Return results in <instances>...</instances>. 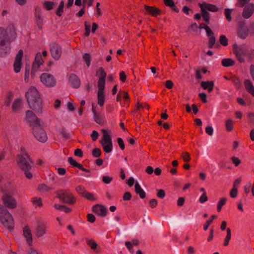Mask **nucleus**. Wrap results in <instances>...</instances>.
I'll return each instance as SVG.
<instances>
[{
  "mask_svg": "<svg viewBox=\"0 0 254 254\" xmlns=\"http://www.w3.org/2000/svg\"><path fill=\"white\" fill-rule=\"evenodd\" d=\"M10 36L2 27H0V57L6 56L10 48L4 47L7 43H10Z\"/></svg>",
  "mask_w": 254,
  "mask_h": 254,
  "instance_id": "nucleus-5",
  "label": "nucleus"
},
{
  "mask_svg": "<svg viewBox=\"0 0 254 254\" xmlns=\"http://www.w3.org/2000/svg\"><path fill=\"white\" fill-rule=\"evenodd\" d=\"M235 62L232 59L226 58L222 60L221 64L224 67L232 66L235 64Z\"/></svg>",
  "mask_w": 254,
  "mask_h": 254,
  "instance_id": "nucleus-30",
  "label": "nucleus"
},
{
  "mask_svg": "<svg viewBox=\"0 0 254 254\" xmlns=\"http://www.w3.org/2000/svg\"><path fill=\"white\" fill-rule=\"evenodd\" d=\"M36 19L38 27L39 29L41 30L42 29L43 19L40 13L36 14Z\"/></svg>",
  "mask_w": 254,
  "mask_h": 254,
  "instance_id": "nucleus-38",
  "label": "nucleus"
},
{
  "mask_svg": "<svg viewBox=\"0 0 254 254\" xmlns=\"http://www.w3.org/2000/svg\"><path fill=\"white\" fill-rule=\"evenodd\" d=\"M220 43L223 46H226L228 44V39L225 35H222L219 37Z\"/></svg>",
  "mask_w": 254,
  "mask_h": 254,
  "instance_id": "nucleus-47",
  "label": "nucleus"
},
{
  "mask_svg": "<svg viewBox=\"0 0 254 254\" xmlns=\"http://www.w3.org/2000/svg\"><path fill=\"white\" fill-rule=\"evenodd\" d=\"M117 142L120 148L122 150H124L125 148V146L123 140L121 138L119 137L117 138Z\"/></svg>",
  "mask_w": 254,
  "mask_h": 254,
  "instance_id": "nucleus-63",
  "label": "nucleus"
},
{
  "mask_svg": "<svg viewBox=\"0 0 254 254\" xmlns=\"http://www.w3.org/2000/svg\"><path fill=\"white\" fill-rule=\"evenodd\" d=\"M205 131L208 135L211 136L213 134V128L211 126H207L205 128Z\"/></svg>",
  "mask_w": 254,
  "mask_h": 254,
  "instance_id": "nucleus-61",
  "label": "nucleus"
},
{
  "mask_svg": "<svg viewBox=\"0 0 254 254\" xmlns=\"http://www.w3.org/2000/svg\"><path fill=\"white\" fill-rule=\"evenodd\" d=\"M233 50L237 59L240 63L245 62L244 57L248 54L247 47L245 45L238 46L236 43L233 45Z\"/></svg>",
  "mask_w": 254,
  "mask_h": 254,
  "instance_id": "nucleus-7",
  "label": "nucleus"
},
{
  "mask_svg": "<svg viewBox=\"0 0 254 254\" xmlns=\"http://www.w3.org/2000/svg\"><path fill=\"white\" fill-rule=\"evenodd\" d=\"M92 111L94 114V118L95 121L98 124L100 125H103L104 124V121L103 120V119L102 117V116L97 113H96L95 111V109L93 106V104H92Z\"/></svg>",
  "mask_w": 254,
  "mask_h": 254,
  "instance_id": "nucleus-23",
  "label": "nucleus"
},
{
  "mask_svg": "<svg viewBox=\"0 0 254 254\" xmlns=\"http://www.w3.org/2000/svg\"><path fill=\"white\" fill-rule=\"evenodd\" d=\"M83 59L85 62L86 63V64L87 66V67H89L91 63V56L88 53H85L83 55Z\"/></svg>",
  "mask_w": 254,
  "mask_h": 254,
  "instance_id": "nucleus-42",
  "label": "nucleus"
},
{
  "mask_svg": "<svg viewBox=\"0 0 254 254\" xmlns=\"http://www.w3.org/2000/svg\"><path fill=\"white\" fill-rule=\"evenodd\" d=\"M68 162L70 163V165H71L73 167H77L84 172L87 173L90 172V170L85 169L81 164L78 163L75 160H74L72 157H70L68 158Z\"/></svg>",
  "mask_w": 254,
  "mask_h": 254,
  "instance_id": "nucleus-22",
  "label": "nucleus"
},
{
  "mask_svg": "<svg viewBox=\"0 0 254 254\" xmlns=\"http://www.w3.org/2000/svg\"><path fill=\"white\" fill-rule=\"evenodd\" d=\"M52 190V188L47 186L45 184H41L38 187V190L41 192L49 191Z\"/></svg>",
  "mask_w": 254,
  "mask_h": 254,
  "instance_id": "nucleus-33",
  "label": "nucleus"
},
{
  "mask_svg": "<svg viewBox=\"0 0 254 254\" xmlns=\"http://www.w3.org/2000/svg\"><path fill=\"white\" fill-rule=\"evenodd\" d=\"M29 107L37 113H42V101L35 87H31L25 95Z\"/></svg>",
  "mask_w": 254,
  "mask_h": 254,
  "instance_id": "nucleus-2",
  "label": "nucleus"
},
{
  "mask_svg": "<svg viewBox=\"0 0 254 254\" xmlns=\"http://www.w3.org/2000/svg\"><path fill=\"white\" fill-rule=\"evenodd\" d=\"M56 194L57 197L63 203L72 205L75 202L74 196L71 193L67 192L66 190H60L56 191Z\"/></svg>",
  "mask_w": 254,
  "mask_h": 254,
  "instance_id": "nucleus-8",
  "label": "nucleus"
},
{
  "mask_svg": "<svg viewBox=\"0 0 254 254\" xmlns=\"http://www.w3.org/2000/svg\"><path fill=\"white\" fill-rule=\"evenodd\" d=\"M60 133L65 139H68L70 138V133L64 128L59 129Z\"/></svg>",
  "mask_w": 254,
  "mask_h": 254,
  "instance_id": "nucleus-35",
  "label": "nucleus"
},
{
  "mask_svg": "<svg viewBox=\"0 0 254 254\" xmlns=\"http://www.w3.org/2000/svg\"><path fill=\"white\" fill-rule=\"evenodd\" d=\"M248 118L249 123L251 126H254V113H248Z\"/></svg>",
  "mask_w": 254,
  "mask_h": 254,
  "instance_id": "nucleus-50",
  "label": "nucleus"
},
{
  "mask_svg": "<svg viewBox=\"0 0 254 254\" xmlns=\"http://www.w3.org/2000/svg\"><path fill=\"white\" fill-rule=\"evenodd\" d=\"M103 132L102 139L100 141L104 151L107 153H110L112 151L113 142L111 135L108 133V131L105 129H102Z\"/></svg>",
  "mask_w": 254,
  "mask_h": 254,
  "instance_id": "nucleus-6",
  "label": "nucleus"
},
{
  "mask_svg": "<svg viewBox=\"0 0 254 254\" xmlns=\"http://www.w3.org/2000/svg\"><path fill=\"white\" fill-rule=\"evenodd\" d=\"M244 84L246 90L254 97V86L252 82L247 79L245 80Z\"/></svg>",
  "mask_w": 254,
  "mask_h": 254,
  "instance_id": "nucleus-26",
  "label": "nucleus"
},
{
  "mask_svg": "<svg viewBox=\"0 0 254 254\" xmlns=\"http://www.w3.org/2000/svg\"><path fill=\"white\" fill-rule=\"evenodd\" d=\"M134 190L135 192L139 195L142 199L144 198L146 196L145 191L142 189L139 184L137 182L134 186Z\"/></svg>",
  "mask_w": 254,
  "mask_h": 254,
  "instance_id": "nucleus-25",
  "label": "nucleus"
},
{
  "mask_svg": "<svg viewBox=\"0 0 254 254\" xmlns=\"http://www.w3.org/2000/svg\"><path fill=\"white\" fill-rule=\"evenodd\" d=\"M157 196L161 198H163L165 196V192L163 190H157Z\"/></svg>",
  "mask_w": 254,
  "mask_h": 254,
  "instance_id": "nucleus-64",
  "label": "nucleus"
},
{
  "mask_svg": "<svg viewBox=\"0 0 254 254\" xmlns=\"http://www.w3.org/2000/svg\"><path fill=\"white\" fill-rule=\"evenodd\" d=\"M69 81L73 88H78L80 86V80L75 74H70Z\"/></svg>",
  "mask_w": 254,
  "mask_h": 254,
  "instance_id": "nucleus-18",
  "label": "nucleus"
},
{
  "mask_svg": "<svg viewBox=\"0 0 254 254\" xmlns=\"http://www.w3.org/2000/svg\"><path fill=\"white\" fill-rule=\"evenodd\" d=\"M23 236L26 239V241L29 246H31L32 244V237L31 231L28 226H25L23 228Z\"/></svg>",
  "mask_w": 254,
  "mask_h": 254,
  "instance_id": "nucleus-19",
  "label": "nucleus"
},
{
  "mask_svg": "<svg viewBox=\"0 0 254 254\" xmlns=\"http://www.w3.org/2000/svg\"><path fill=\"white\" fill-rule=\"evenodd\" d=\"M16 162L19 168L24 171L26 177L28 179H31L32 174L29 171L31 169L30 163H32V161L28 153L25 152L24 156L17 155Z\"/></svg>",
  "mask_w": 254,
  "mask_h": 254,
  "instance_id": "nucleus-3",
  "label": "nucleus"
},
{
  "mask_svg": "<svg viewBox=\"0 0 254 254\" xmlns=\"http://www.w3.org/2000/svg\"><path fill=\"white\" fill-rule=\"evenodd\" d=\"M204 29L205 30L207 35L208 37L212 36V35H214V33L212 32V31L208 26L205 25Z\"/></svg>",
  "mask_w": 254,
  "mask_h": 254,
  "instance_id": "nucleus-62",
  "label": "nucleus"
},
{
  "mask_svg": "<svg viewBox=\"0 0 254 254\" xmlns=\"http://www.w3.org/2000/svg\"><path fill=\"white\" fill-rule=\"evenodd\" d=\"M25 68V72L24 79L26 82H27L28 77H29V72H30L29 64H26Z\"/></svg>",
  "mask_w": 254,
  "mask_h": 254,
  "instance_id": "nucleus-53",
  "label": "nucleus"
},
{
  "mask_svg": "<svg viewBox=\"0 0 254 254\" xmlns=\"http://www.w3.org/2000/svg\"><path fill=\"white\" fill-rule=\"evenodd\" d=\"M208 200V197L207 196L206 193L205 192H204L203 194L201 195L200 197L199 198V202L201 203H203L206 201H207Z\"/></svg>",
  "mask_w": 254,
  "mask_h": 254,
  "instance_id": "nucleus-60",
  "label": "nucleus"
},
{
  "mask_svg": "<svg viewBox=\"0 0 254 254\" xmlns=\"http://www.w3.org/2000/svg\"><path fill=\"white\" fill-rule=\"evenodd\" d=\"M26 118L32 127L35 137L40 142H45L48 137L46 132L43 128V123L30 110L26 112Z\"/></svg>",
  "mask_w": 254,
  "mask_h": 254,
  "instance_id": "nucleus-1",
  "label": "nucleus"
},
{
  "mask_svg": "<svg viewBox=\"0 0 254 254\" xmlns=\"http://www.w3.org/2000/svg\"><path fill=\"white\" fill-rule=\"evenodd\" d=\"M76 191L78 192V194L83 196L84 193L86 192V190L84 188L81 186H78L75 188Z\"/></svg>",
  "mask_w": 254,
  "mask_h": 254,
  "instance_id": "nucleus-51",
  "label": "nucleus"
},
{
  "mask_svg": "<svg viewBox=\"0 0 254 254\" xmlns=\"http://www.w3.org/2000/svg\"><path fill=\"white\" fill-rule=\"evenodd\" d=\"M64 2L63 1H61L60 3V5L59 7L56 11V14L61 16L62 14V13L64 11Z\"/></svg>",
  "mask_w": 254,
  "mask_h": 254,
  "instance_id": "nucleus-44",
  "label": "nucleus"
},
{
  "mask_svg": "<svg viewBox=\"0 0 254 254\" xmlns=\"http://www.w3.org/2000/svg\"><path fill=\"white\" fill-rule=\"evenodd\" d=\"M213 81H202L200 83L201 87L204 89H207Z\"/></svg>",
  "mask_w": 254,
  "mask_h": 254,
  "instance_id": "nucleus-57",
  "label": "nucleus"
},
{
  "mask_svg": "<svg viewBox=\"0 0 254 254\" xmlns=\"http://www.w3.org/2000/svg\"><path fill=\"white\" fill-rule=\"evenodd\" d=\"M54 207L60 211H64L66 213L70 212L71 211V209L64 205L55 204Z\"/></svg>",
  "mask_w": 254,
  "mask_h": 254,
  "instance_id": "nucleus-32",
  "label": "nucleus"
},
{
  "mask_svg": "<svg viewBox=\"0 0 254 254\" xmlns=\"http://www.w3.org/2000/svg\"><path fill=\"white\" fill-rule=\"evenodd\" d=\"M98 91L97 93L98 104L102 107L104 105L105 101L104 88L105 86H98Z\"/></svg>",
  "mask_w": 254,
  "mask_h": 254,
  "instance_id": "nucleus-17",
  "label": "nucleus"
},
{
  "mask_svg": "<svg viewBox=\"0 0 254 254\" xmlns=\"http://www.w3.org/2000/svg\"><path fill=\"white\" fill-rule=\"evenodd\" d=\"M23 55V52L22 49L19 50L18 53L16 55L13 64L14 70L15 72H20L22 67V59Z\"/></svg>",
  "mask_w": 254,
  "mask_h": 254,
  "instance_id": "nucleus-12",
  "label": "nucleus"
},
{
  "mask_svg": "<svg viewBox=\"0 0 254 254\" xmlns=\"http://www.w3.org/2000/svg\"><path fill=\"white\" fill-rule=\"evenodd\" d=\"M47 231V227L45 224H38L35 228V236L39 238L43 237Z\"/></svg>",
  "mask_w": 254,
  "mask_h": 254,
  "instance_id": "nucleus-16",
  "label": "nucleus"
},
{
  "mask_svg": "<svg viewBox=\"0 0 254 254\" xmlns=\"http://www.w3.org/2000/svg\"><path fill=\"white\" fill-rule=\"evenodd\" d=\"M163 1L166 6L171 7L174 11L176 12H179V9L175 5V3L173 0H163Z\"/></svg>",
  "mask_w": 254,
  "mask_h": 254,
  "instance_id": "nucleus-29",
  "label": "nucleus"
},
{
  "mask_svg": "<svg viewBox=\"0 0 254 254\" xmlns=\"http://www.w3.org/2000/svg\"><path fill=\"white\" fill-rule=\"evenodd\" d=\"M201 9V13L202 17H203V20L207 23H209V19H210V14L209 13L205 10L203 7H200Z\"/></svg>",
  "mask_w": 254,
  "mask_h": 254,
  "instance_id": "nucleus-31",
  "label": "nucleus"
},
{
  "mask_svg": "<svg viewBox=\"0 0 254 254\" xmlns=\"http://www.w3.org/2000/svg\"><path fill=\"white\" fill-rule=\"evenodd\" d=\"M41 82L48 87H53L56 84L55 78L52 75L44 73L40 76Z\"/></svg>",
  "mask_w": 254,
  "mask_h": 254,
  "instance_id": "nucleus-9",
  "label": "nucleus"
},
{
  "mask_svg": "<svg viewBox=\"0 0 254 254\" xmlns=\"http://www.w3.org/2000/svg\"><path fill=\"white\" fill-rule=\"evenodd\" d=\"M199 6L200 7H203L206 11L208 10L211 12H217L219 9L216 5L204 2L202 3H199Z\"/></svg>",
  "mask_w": 254,
  "mask_h": 254,
  "instance_id": "nucleus-21",
  "label": "nucleus"
},
{
  "mask_svg": "<svg viewBox=\"0 0 254 254\" xmlns=\"http://www.w3.org/2000/svg\"><path fill=\"white\" fill-rule=\"evenodd\" d=\"M43 62L44 61L42 59V56L41 55V53L39 52L37 53L35 56V58L34 63L42 65L43 64Z\"/></svg>",
  "mask_w": 254,
  "mask_h": 254,
  "instance_id": "nucleus-43",
  "label": "nucleus"
},
{
  "mask_svg": "<svg viewBox=\"0 0 254 254\" xmlns=\"http://www.w3.org/2000/svg\"><path fill=\"white\" fill-rule=\"evenodd\" d=\"M182 157L183 160L185 162H189L190 160V155L187 152H183L182 153Z\"/></svg>",
  "mask_w": 254,
  "mask_h": 254,
  "instance_id": "nucleus-55",
  "label": "nucleus"
},
{
  "mask_svg": "<svg viewBox=\"0 0 254 254\" xmlns=\"http://www.w3.org/2000/svg\"><path fill=\"white\" fill-rule=\"evenodd\" d=\"M22 108V100L20 98L15 99L12 105V109L13 111H16Z\"/></svg>",
  "mask_w": 254,
  "mask_h": 254,
  "instance_id": "nucleus-28",
  "label": "nucleus"
},
{
  "mask_svg": "<svg viewBox=\"0 0 254 254\" xmlns=\"http://www.w3.org/2000/svg\"><path fill=\"white\" fill-rule=\"evenodd\" d=\"M144 7L146 11L149 14L153 16H157L158 15H160L161 13L160 10L155 6H151L144 5Z\"/></svg>",
  "mask_w": 254,
  "mask_h": 254,
  "instance_id": "nucleus-20",
  "label": "nucleus"
},
{
  "mask_svg": "<svg viewBox=\"0 0 254 254\" xmlns=\"http://www.w3.org/2000/svg\"><path fill=\"white\" fill-rule=\"evenodd\" d=\"M233 9L230 8H225L224 9V13L225 17L228 21L230 22L232 20L231 13Z\"/></svg>",
  "mask_w": 254,
  "mask_h": 254,
  "instance_id": "nucleus-39",
  "label": "nucleus"
},
{
  "mask_svg": "<svg viewBox=\"0 0 254 254\" xmlns=\"http://www.w3.org/2000/svg\"><path fill=\"white\" fill-rule=\"evenodd\" d=\"M234 122L231 119H228L225 121V127L228 131H232L233 129Z\"/></svg>",
  "mask_w": 254,
  "mask_h": 254,
  "instance_id": "nucleus-34",
  "label": "nucleus"
},
{
  "mask_svg": "<svg viewBox=\"0 0 254 254\" xmlns=\"http://www.w3.org/2000/svg\"><path fill=\"white\" fill-rule=\"evenodd\" d=\"M1 198L3 204L6 207L10 209H13L16 207V201L12 196L5 193L2 195Z\"/></svg>",
  "mask_w": 254,
  "mask_h": 254,
  "instance_id": "nucleus-10",
  "label": "nucleus"
},
{
  "mask_svg": "<svg viewBox=\"0 0 254 254\" xmlns=\"http://www.w3.org/2000/svg\"><path fill=\"white\" fill-rule=\"evenodd\" d=\"M92 211L99 216L104 217L107 215V209L101 204H96L93 206Z\"/></svg>",
  "mask_w": 254,
  "mask_h": 254,
  "instance_id": "nucleus-14",
  "label": "nucleus"
},
{
  "mask_svg": "<svg viewBox=\"0 0 254 254\" xmlns=\"http://www.w3.org/2000/svg\"><path fill=\"white\" fill-rule=\"evenodd\" d=\"M231 238V231L230 228L227 229V235L224 240V246H227Z\"/></svg>",
  "mask_w": 254,
  "mask_h": 254,
  "instance_id": "nucleus-36",
  "label": "nucleus"
},
{
  "mask_svg": "<svg viewBox=\"0 0 254 254\" xmlns=\"http://www.w3.org/2000/svg\"><path fill=\"white\" fill-rule=\"evenodd\" d=\"M32 202L34 205H36L39 207H42L43 205L42 199L40 197H35L33 198Z\"/></svg>",
  "mask_w": 254,
  "mask_h": 254,
  "instance_id": "nucleus-46",
  "label": "nucleus"
},
{
  "mask_svg": "<svg viewBox=\"0 0 254 254\" xmlns=\"http://www.w3.org/2000/svg\"><path fill=\"white\" fill-rule=\"evenodd\" d=\"M5 31L10 36V38L11 40H14L16 38V34L15 31V28L13 25L10 24L5 30Z\"/></svg>",
  "mask_w": 254,
  "mask_h": 254,
  "instance_id": "nucleus-24",
  "label": "nucleus"
},
{
  "mask_svg": "<svg viewBox=\"0 0 254 254\" xmlns=\"http://www.w3.org/2000/svg\"><path fill=\"white\" fill-rule=\"evenodd\" d=\"M92 155L95 158L99 157L101 155V151L98 148H95L92 151Z\"/></svg>",
  "mask_w": 254,
  "mask_h": 254,
  "instance_id": "nucleus-49",
  "label": "nucleus"
},
{
  "mask_svg": "<svg viewBox=\"0 0 254 254\" xmlns=\"http://www.w3.org/2000/svg\"><path fill=\"white\" fill-rule=\"evenodd\" d=\"M83 196L90 200H95L96 199V198L94 196L93 194L89 193L87 191H86L85 193H84Z\"/></svg>",
  "mask_w": 254,
  "mask_h": 254,
  "instance_id": "nucleus-56",
  "label": "nucleus"
},
{
  "mask_svg": "<svg viewBox=\"0 0 254 254\" xmlns=\"http://www.w3.org/2000/svg\"><path fill=\"white\" fill-rule=\"evenodd\" d=\"M40 65L41 64H37V63H33L31 72V76H34L35 75V72L38 70V69Z\"/></svg>",
  "mask_w": 254,
  "mask_h": 254,
  "instance_id": "nucleus-52",
  "label": "nucleus"
},
{
  "mask_svg": "<svg viewBox=\"0 0 254 254\" xmlns=\"http://www.w3.org/2000/svg\"><path fill=\"white\" fill-rule=\"evenodd\" d=\"M227 201V198L225 197H223L221 198L218 202L217 204V210L218 211H220L222 206L225 204Z\"/></svg>",
  "mask_w": 254,
  "mask_h": 254,
  "instance_id": "nucleus-48",
  "label": "nucleus"
},
{
  "mask_svg": "<svg viewBox=\"0 0 254 254\" xmlns=\"http://www.w3.org/2000/svg\"><path fill=\"white\" fill-rule=\"evenodd\" d=\"M237 193H238V189L236 187H235V188H233L232 189V190H231L230 192V195L231 197L235 198L237 195Z\"/></svg>",
  "mask_w": 254,
  "mask_h": 254,
  "instance_id": "nucleus-58",
  "label": "nucleus"
},
{
  "mask_svg": "<svg viewBox=\"0 0 254 254\" xmlns=\"http://www.w3.org/2000/svg\"><path fill=\"white\" fill-rule=\"evenodd\" d=\"M0 221L8 230L11 231L14 227V220L11 214L2 205H0Z\"/></svg>",
  "mask_w": 254,
  "mask_h": 254,
  "instance_id": "nucleus-4",
  "label": "nucleus"
},
{
  "mask_svg": "<svg viewBox=\"0 0 254 254\" xmlns=\"http://www.w3.org/2000/svg\"><path fill=\"white\" fill-rule=\"evenodd\" d=\"M54 2L53 1H46L43 2V6L48 10H50L53 8Z\"/></svg>",
  "mask_w": 254,
  "mask_h": 254,
  "instance_id": "nucleus-40",
  "label": "nucleus"
},
{
  "mask_svg": "<svg viewBox=\"0 0 254 254\" xmlns=\"http://www.w3.org/2000/svg\"><path fill=\"white\" fill-rule=\"evenodd\" d=\"M217 216L216 215H212L211 216V219L207 220L206 223L204 225L203 229L205 231L208 229L209 226L212 223L213 220L216 218Z\"/></svg>",
  "mask_w": 254,
  "mask_h": 254,
  "instance_id": "nucleus-45",
  "label": "nucleus"
},
{
  "mask_svg": "<svg viewBox=\"0 0 254 254\" xmlns=\"http://www.w3.org/2000/svg\"><path fill=\"white\" fill-rule=\"evenodd\" d=\"M232 82L235 85L236 88L239 89L241 87V82L240 79L236 76H233L231 78Z\"/></svg>",
  "mask_w": 254,
  "mask_h": 254,
  "instance_id": "nucleus-41",
  "label": "nucleus"
},
{
  "mask_svg": "<svg viewBox=\"0 0 254 254\" xmlns=\"http://www.w3.org/2000/svg\"><path fill=\"white\" fill-rule=\"evenodd\" d=\"M100 74V77L98 81V86H105V79L107 76L106 73L102 67H99L96 74Z\"/></svg>",
  "mask_w": 254,
  "mask_h": 254,
  "instance_id": "nucleus-15",
  "label": "nucleus"
},
{
  "mask_svg": "<svg viewBox=\"0 0 254 254\" xmlns=\"http://www.w3.org/2000/svg\"><path fill=\"white\" fill-rule=\"evenodd\" d=\"M209 37L208 47L210 48H212L216 42V39L214 35Z\"/></svg>",
  "mask_w": 254,
  "mask_h": 254,
  "instance_id": "nucleus-54",
  "label": "nucleus"
},
{
  "mask_svg": "<svg viewBox=\"0 0 254 254\" xmlns=\"http://www.w3.org/2000/svg\"><path fill=\"white\" fill-rule=\"evenodd\" d=\"M50 52L52 57L56 61L59 60L61 58L62 53V49L61 46L57 43H52L50 46Z\"/></svg>",
  "mask_w": 254,
  "mask_h": 254,
  "instance_id": "nucleus-11",
  "label": "nucleus"
},
{
  "mask_svg": "<svg viewBox=\"0 0 254 254\" xmlns=\"http://www.w3.org/2000/svg\"><path fill=\"white\" fill-rule=\"evenodd\" d=\"M249 30L247 28H244L243 26L238 30V34L240 38L241 39H245L249 34Z\"/></svg>",
  "mask_w": 254,
  "mask_h": 254,
  "instance_id": "nucleus-27",
  "label": "nucleus"
},
{
  "mask_svg": "<svg viewBox=\"0 0 254 254\" xmlns=\"http://www.w3.org/2000/svg\"><path fill=\"white\" fill-rule=\"evenodd\" d=\"M254 12V4L250 3L246 5L243 9L242 16L244 18H249Z\"/></svg>",
  "mask_w": 254,
  "mask_h": 254,
  "instance_id": "nucleus-13",
  "label": "nucleus"
},
{
  "mask_svg": "<svg viewBox=\"0 0 254 254\" xmlns=\"http://www.w3.org/2000/svg\"><path fill=\"white\" fill-rule=\"evenodd\" d=\"M86 243L87 245L91 248L93 250H95L98 247V244L96 242L92 239L87 240Z\"/></svg>",
  "mask_w": 254,
  "mask_h": 254,
  "instance_id": "nucleus-37",
  "label": "nucleus"
},
{
  "mask_svg": "<svg viewBox=\"0 0 254 254\" xmlns=\"http://www.w3.org/2000/svg\"><path fill=\"white\" fill-rule=\"evenodd\" d=\"M112 180H113V178L112 177H110L109 176H104L102 177V181H103V182L105 184H110L112 182Z\"/></svg>",
  "mask_w": 254,
  "mask_h": 254,
  "instance_id": "nucleus-59",
  "label": "nucleus"
}]
</instances>
